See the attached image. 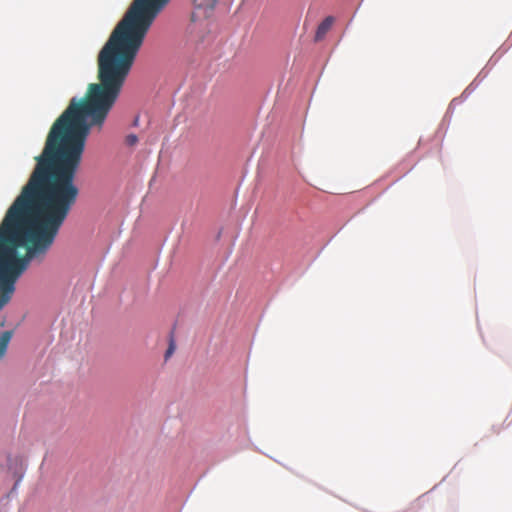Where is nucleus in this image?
Instances as JSON below:
<instances>
[{
	"mask_svg": "<svg viewBox=\"0 0 512 512\" xmlns=\"http://www.w3.org/2000/svg\"><path fill=\"white\" fill-rule=\"evenodd\" d=\"M85 144H45L20 194L0 223V311L19 278L41 263L79 196L75 184Z\"/></svg>",
	"mask_w": 512,
	"mask_h": 512,
	"instance_id": "1",
	"label": "nucleus"
},
{
	"mask_svg": "<svg viewBox=\"0 0 512 512\" xmlns=\"http://www.w3.org/2000/svg\"><path fill=\"white\" fill-rule=\"evenodd\" d=\"M170 0H133L97 57V83L86 93H120L145 36Z\"/></svg>",
	"mask_w": 512,
	"mask_h": 512,
	"instance_id": "2",
	"label": "nucleus"
},
{
	"mask_svg": "<svg viewBox=\"0 0 512 512\" xmlns=\"http://www.w3.org/2000/svg\"><path fill=\"white\" fill-rule=\"evenodd\" d=\"M218 0H194L195 9L192 13V21L211 16Z\"/></svg>",
	"mask_w": 512,
	"mask_h": 512,
	"instance_id": "3",
	"label": "nucleus"
},
{
	"mask_svg": "<svg viewBox=\"0 0 512 512\" xmlns=\"http://www.w3.org/2000/svg\"><path fill=\"white\" fill-rule=\"evenodd\" d=\"M333 22L334 18L328 16L319 24L315 34V41H320L325 37L326 33L331 29Z\"/></svg>",
	"mask_w": 512,
	"mask_h": 512,
	"instance_id": "4",
	"label": "nucleus"
},
{
	"mask_svg": "<svg viewBox=\"0 0 512 512\" xmlns=\"http://www.w3.org/2000/svg\"><path fill=\"white\" fill-rule=\"evenodd\" d=\"M12 338L11 331H4L0 336V358H2L7 350L8 344Z\"/></svg>",
	"mask_w": 512,
	"mask_h": 512,
	"instance_id": "5",
	"label": "nucleus"
},
{
	"mask_svg": "<svg viewBox=\"0 0 512 512\" xmlns=\"http://www.w3.org/2000/svg\"><path fill=\"white\" fill-rule=\"evenodd\" d=\"M138 143V137L135 134H129L125 137V144L127 146H134Z\"/></svg>",
	"mask_w": 512,
	"mask_h": 512,
	"instance_id": "6",
	"label": "nucleus"
},
{
	"mask_svg": "<svg viewBox=\"0 0 512 512\" xmlns=\"http://www.w3.org/2000/svg\"><path fill=\"white\" fill-rule=\"evenodd\" d=\"M174 350H175V343L171 339L170 343H169V347H168V349H167V351L165 353V358L168 359L174 353Z\"/></svg>",
	"mask_w": 512,
	"mask_h": 512,
	"instance_id": "7",
	"label": "nucleus"
}]
</instances>
